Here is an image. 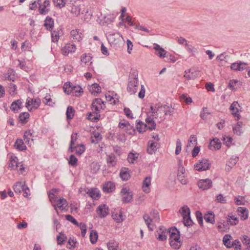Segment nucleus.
Wrapping results in <instances>:
<instances>
[{
	"mask_svg": "<svg viewBox=\"0 0 250 250\" xmlns=\"http://www.w3.org/2000/svg\"><path fill=\"white\" fill-rule=\"evenodd\" d=\"M48 197L58 214L59 212L57 208H59L61 210H63L68 206L67 201L62 197L58 199L53 193L51 192H48Z\"/></svg>",
	"mask_w": 250,
	"mask_h": 250,
	"instance_id": "obj_3",
	"label": "nucleus"
},
{
	"mask_svg": "<svg viewBox=\"0 0 250 250\" xmlns=\"http://www.w3.org/2000/svg\"><path fill=\"white\" fill-rule=\"evenodd\" d=\"M210 113L208 111L207 107H203L202 110L200 112V116L204 120H207L208 115H209Z\"/></svg>",
	"mask_w": 250,
	"mask_h": 250,
	"instance_id": "obj_61",
	"label": "nucleus"
},
{
	"mask_svg": "<svg viewBox=\"0 0 250 250\" xmlns=\"http://www.w3.org/2000/svg\"><path fill=\"white\" fill-rule=\"evenodd\" d=\"M168 233L169 230H167L165 227H162L157 231L156 236L159 240L164 241L167 239Z\"/></svg>",
	"mask_w": 250,
	"mask_h": 250,
	"instance_id": "obj_13",
	"label": "nucleus"
},
{
	"mask_svg": "<svg viewBox=\"0 0 250 250\" xmlns=\"http://www.w3.org/2000/svg\"><path fill=\"white\" fill-rule=\"evenodd\" d=\"M82 33L78 29H74L70 32V39L73 42H80L82 39Z\"/></svg>",
	"mask_w": 250,
	"mask_h": 250,
	"instance_id": "obj_16",
	"label": "nucleus"
},
{
	"mask_svg": "<svg viewBox=\"0 0 250 250\" xmlns=\"http://www.w3.org/2000/svg\"><path fill=\"white\" fill-rule=\"evenodd\" d=\"M143 219L148 229L152 231L155 229V223L159 221L160 217L158 212L153 210L149 214H145Z\"/></svg>",
	"mask_w": 250,
	"mask_h": 250,
	"instance_id": "obj_1",
	"label": "nucleus"
},
{
	"mask_svg": "<svg viewBox=\"0 0 250 250\" xmlns=\"http://www.w3.org/2000/svg\"><path fill=\"white\" fill-rule=\"evenodd\" d=\"M54 25V20L50 17L47 16L44 21V26L45 27L46 29L51 31Z\"/></svg>",
	"mask_w": 250,
	"mask_h": 250,
	"instance_id": "obj_32",
	"label": "nucleus"
},
{
	"mask_svg": "<svg viewBox=\"0 0 250 250\" xmlns=\"http://www.w3.org/2000/svg\"><path fill=\"white\" fill-rule=\"evenodd\" d=\"M239 158L236 156H232L226 164V169L229 170L237 163Z\"/></svg>",
	"mask_w": 250,
	"mask_h": 250,
	"instance_id": "obj_35",
	"label": "nucleus"
},
{
	"mask_svg": "<svg viewBox=\"0 0 250 250\" xmlns=\"http://www.w3.org/2000/svg\"><path fill=\"white\" fill-rule=\"evenodd\" d=\"M229 222H225L224 220H221L217 223V226L219 231H226L229 229Z\"/></svg>",
	"mask_w": 250,
	"mask_h": 250,
	"instance_id": "obj_33",
	"label": "nucleus"
},
{
	"mask_svg": "<svg viewBox=\"0 0 250 250\" xmlns=\"http://www.w3.org/2000/svg\"><path fill=\"white\" fill-rule=\"evenodd\" d=\"M14 147L17 149L21 151L25 150L26 149V146L24 145L23 141L21 139H18L14 144Z\"/></svg>",
	"mask_w": 250,
	"mask_h": 250,
	"instance_id": "obj_40",
	"label": "nucleus"
},
{
	"mask_svg": "<svg viewBox=\"0 0 250 250\" xmlns=\"http://www.w3.org/2000/svg\"><path fill=\"white\" fill-rule=\"evenodd\" d=\"M157 109L156 104L154 106H151L148 114H150V116H152L153 118H157L159 115Z\"/></svg>",
	"mask_w": 250,
	"mask_h": 250,
	"instance_id": "obj_48",
	"label": "nucleus"
},
{
	"mask_svg": "<svg viewBox=\"0 0 250 250\" xmlns=\"http://www.w3.org/2000/svg\"><path fill=\"white\" fill-rule=\"evenodd\" d=\"M247 66V63L240 61L232 63L230 67L232 70L241 71L246 69Z\"/></svg>",
	"mask_w": 250,
	"mask_h": 250,
	"instance_id": "obj_14",
	"label": "nucleus"
},
{
	"mask_svg": "<svg viewBox=\"0 0 250 250\" xmlns=\"http://www.w3.org/2000/svg\"><path fill=\"white\" fill-rule=\"evenodd\" d=\"M41 100L39 98H31L28 97L26 99L25 105L29 111L37 109L40 105Z\"/></svg>",
	"mask_w": 250,
	"mask_h": 250,
	"instance_id": "obj_6",
	"label": "nucleus"
},
{
	"mask_svg": "<svg viewBox=\"0 0 250 250\" xmlns=\"http://www.w3.org/2000/svg\"><path fill=\"white\" fill-rule=\"evenodd\" d=\"M69 11L75 16H78L81 12V5L76 3L72 4Z\"/></svg>",
	"mask_w": 250,
	"mask_h": 250,
	"instance_id": "obj_39",
	"label": "nucleus"
},
{
	"mask_svg": "<svg viewBox=\"0 0 250 250\" xmlns=\"http://www.w3.org/2000/svg\"><path fill=\"white\" fill-rule=\"evenodd\" d=\"M25 186L26 184L25 181H19L14 185L13 188L16 193L20 194Z\"/></svg>",
	"mask_w": 250,
	"mask_h": 250,
	"instance_id": "obj_30",
	"label": "nucleus"
},
{
	"mask_svg": "<svg viewBox=\"0 0 250 250\" xmlns=\"http://www.w3.org/2000/svg\"><path fill=\"white\" fill-rule=\"evenodd\" d=\"M227 222H229L230 225H235L237 224L238 220L237 217L234 215L228 216L227 217Z\"/></svg>",
	"mask_w": 250,
	"mask_h": 250,
	"instance_id": "obj_59",
	"label": "nucleus"
},
{
	"mask_svg": "<svg viewBox=\"0 0 250 250\" xmlns=\"http://www.w3.org/2000/svg\"><path fill=\"white\" fill-rule=\"evenodd\" d=\"M77 163L78 159L74 155H71L68 161L69 165L73 167H76L77 165Z\"/></svg>",
	"mask_w": 250,
	"mask_h": 250,
	"instance_id": "obj_63",
	"label": "nucleus"
},
{
	"mask_svg": "<svg viewBox=\"0 0 250 250\" xmlns=\"http://www.w3.org/2000/svg\"><path fill=\"white\" fill-rule=\"evenodd\" d=\"M158 143L153 140L149 141L148 143V146L147 151L149 154H153L155 153L157 150Z\"/></svg>",
	"mask_w": 250,
	"mask_h": 250,
	"instance_id": "obj_27",
	"label": "nucleus"
},
{
	"mask_svg": "<svg viewBox=\"0 0 250 250\" xmlns=\"http://www.w3.org/2000/svg\"><path fill=\"white\" fill-rule=\"evenodd\" d=\"M76 50V46L73 43H67L61 49V52L64 56H68L69 54H72Z\"/></svg>",
	"mask_w": 250,
	"mask_h": 250,
	"instance_id": "obj_10",
	"label": "nucleus"
},
{
	"mask_svg": "<svg viewBox=\"0 0 250 250\" xmlns=\"http://www.w3.org/2000/svg\"><path fill=\"white\" fill-rule=\"evenodd\" d=\"M54 6L61 9L65 6V0H52Z\"/></svg>",
	"mask_w": 250,
	"mask_h": 250,
	"instance_id": "obj_55",
	"label": "nucleus"
},
{
	"mask_svg": "<svg viewBox=\"0 0 250 250\" xmlns=\"http://www.w3.org/2000/svg\"><path fill=\"white\" fill-rule=\"evenodd\" d=\"M169 241L180 240L179 231L176 228H171L169 229Z\"/></svg>",
	"mask_w": 250,
	"mask_h": 250,
	"instance_id": "obj_20",
	"label": "nucleus"
},
{
	"mask_svg": "<svg viewBox=\"0 0 250 250\" xmlns=\"http://www.w3.org/2000/svg\"><path fill=\"white\" fill-rule=\"evenodd\" d=\"M242 241L243 243L246 245L248 248L250 249V238L247 235L242 236Z\"/></svg>",
	"mask_w": 250,
	"mask_h": 250,
	"instance_id": "obj_64",
	"label": "nucleus"
},
{
	"mask_svg": "<svg viewBox=\"0 0 250 250\" xmlns=\"http://www.w3.org/2000/svg\"><path fill=\"white\" fill-rule=\"evenodd\" d=\"M151 177L150 176L146 177L143 182L142 189L146 193H148L150 191L149 187L151 185Z\"/></svg>",
	"mask_w": 250,
	"mask_h": 250,
	"instance_id": "obj_28",
	"label": "nucleus"
},
{
	"mask_svg": "<svg viewBox=\"0 0 250 250\" xmlns=\"http://www.w3.org/2000/svg\"><path fill=\"white\" fill-rule=\"evenodd\" d=\"M96 211L98 217L104 218L109 214V208L105 204L101 205L98 207Z\"/></svg>",
	"mask_w": 250,
	"mask_h": 250,
	"instance_id": "obj_9",
	"label": "nucleus"
},
{
	"mask_svg": "<svg viewBox=\"0 0 250 250\" xmlns=\"http://www.w3.org/2000/svg\"><path fill=\"white\" fill-rule=\"evenodd\" d=\"M112 218L117 223H120L123 221L122 213L120 210H115L112 212Z\"/></svg>",
	"mask_w": 250,
	"mask_h": 250,
	"instance_id": "obj_38",
	"label": "nucleus"
},
{
	"mask_svg": "<svg viewBox=\"0 0 250 250\" xmlns=\"http://www.w3.org/2000/svg\"><path fill=\"white\" fill-rule=\"evenodd\" d=\"M107 247L108 250H118V244L115 241L111 240L107 244Z\"/></svg>",
	"mask_w": 250,
	"mask_h": 250,
	"instance_id": "obj_57",
	"label": "nucleus"
},
{
	"mask_svg": "<svg viewBox=\"0 0 250 250\" xmlns=\"http://www.w3.org/2000/svg\"><path fill=\"white\" fill-rule=\"evenodd\" d=\"M139 156V154L137 153L130 152L128 155L127 160L129 163L133 164L137 161Z\"/></svg>",
	"mask_w": 250,
	"mask_h": 250,
	"instance_id": "obj_47",
	"label": "nucleus"
},
{
	"mask_svg": "<svg viewBox=\"0 0 250 250\" xmlns=\"http://www.w3.org/2000/svg\"><path fill=\"white\" fill-rule=\"evenodd\" d=\"M105 106L104 102L101 99H95L92 103L91 108L92 111H96L100 112L101 110L104 109Z\"/></svg>",
	"mask_w": 250,
	"mask_h": 250,
	"instance_id": "obj_8",
	"label": "nucleus"
},
{
	"mask_svg": "<svg viewBox=\"0 0 250 250\" xmlns=\"http://www.w3.org/2000/svg\"><path fill=\"white\" fill-rule=\"evenodd\" d=\"M7 88L8 92L10 95H13L16 94L17 86L14 83H8Z\"/></svg>",
	"mask_w": 250,
	"mask_h": 250,
	"instance_id": "obj_58",
	"label": "nucleus"
},
{
	"mask_svg": "<svg viewBox=\"0 0 250 250\" xmlns=\"http://www.w3.org/2000/svg\"><path fill=\"white\" fill-rule=\"evenodd\" d=\"M122 36L119 33H108L107 39L111 45H116L121 42Z\"/></svg>",
	"mask_w": 250,
	"mask_h": 250,
	"instance_id": "obj_7",
	"label": "nucleus"
},
{
	"mask_svg": "<svg viewBox=\"0 0 250 250\" xmlns=\"http://www.w3.org/2000/svg\"><path fill=\"white\" fill-rule=\"evenodd\" d=\"M180 99L181 101L185 102L187 104H189L192 102L191 98L190 97H187L186 94H182L181 95Z\"/></svg>",
	"mask_w": 250,
	"mask_h": 250,
	"instance_id": "obj_62",
	"label": "nucleus"
},
{
	"mask_svg": "<svg viewBox=\"0 0 250 250\" xmlns=\"http://www.w3.org/2000/svg\"><path fill=\"white\" fill-rule=\"evenodd\" d=\"M185 170L183 167L180 166L178 167L177 177L178 180L183 185H186L187 183V179L185 177Z\"/></svg>",
	"mask_w": 250,
	"mask_h": 250,
	"instance_id": "obj_17",
	"label": "nucleus"
},
{
	"mask_svg": "<svg viewBox=\"0 0 250 250\" xmlns=\"http://www.w3.org/2000/svg\"><path fill=\"white\" fill-rule=\"evenodd\" d=\"M98 233L95 230H92L90 233V240L92 244H95L97 242L98 239Z\"/></svg>",
	"mask_w": 250,
	"mask_h": 250,
	"instance_id": "obj_52",
	"label": "nucleus"
},
{
	"mask_svg": "<svg viewBox=\"0 0 250 250\" xmlns=\"http://www.w3.org/2000/svg\"><path fill=\"white\" fill-rule=\"evenodd\" d=\"M77 140V133H73L71 136V141L70 144V146L69 148V151L72 152L74 151V148L73 146L74 145L75 142Z\"/></svg>",
	"mask_w": 250,
	"mask_h": 250,
	"instance_id": "obj_50",
	"label": "nucleus"
},
{
	"mask_svg": "<svg viewBox=\"0 0 250 250\" xmlns=\"http://www.w3.org/2000/svg\"><path fill=\"white\" fill-rule=\"evenodd\" d=\"M115 189L114 184L110 181L107 182L103 185V190L104 193L113 192Z\"/></svg>",
	"mask_w": 250,
	"mask_h": 250,
	"instance_id": "obj_24",
	"label": "nucleus"
},
{
	"mask_svg": "<svg viewBox=\"0 0 250 250\" xmlns=\"http://www.w3.org/2000/svg\"><path fill=\"white\" fill-rule=\"evenodd\" d=\"M74 109L71 106H68L66 112V115L67 120L72 119L74 116Z\"/></svg>",
	"mask_w": 250,
	"mask_h": 250,
	"instance_id": "obj_53",
	"label": "nucleus"
},
{
	"mask_svg": "<svg viewBox=\"0 0 250 250\" xmlns=\"http://www.w3.org/2000/svg\"><path fill=\"white\" fill-rule=\"evenodd\" d=\"M89 90L92 94L97 96L101 92V88L99 84L94 83L90 86Z\"/></svg>",
	"mask_w": 250,
	"mask_h": 250,
	"instance_id": "obj_44",
	"label": "nucleus"
},
{
	"mask_svg": "<svg viewBox=\"0 0 250 250\" xmlns=\"http://www.w3.org/2000/svg\"><path fill=\"white\" fill-rule=\"evenodd\" d=\"M99 112H100L96 111H93L92 112H89L88 113L87 119L93 122H97L101 117Z\"/></svg>",
	"mask_w": 250,
	"mask_h": 250,
	"instance_id": "obj_31",
	"label": "nucleus"
},
{
	"mask_svg": "<svg viewBox=\"0 0 250 250\" xmlns=\"http://www.w3.org/2000/svg\"><path fill=\"white\" fill-rule=\"evenodd\" d=\"M22 108V102L21 100H17L14 101L11 104L10 109L15 113Z\"/></svg>",
	"mask_w": 250,
	"mask_h": 250,
	"instance_id": "obj_25",
	"label": "nucleus"
},
{
	"mask_svg": "<svg viewBox=\"0 0 250 250\" xmlns=\"http://www.w3.org/2000/svg\"><path fill=\"white\" fill-rule=\"evenodd\" d=\"M4 78L5 80L14 82L16 80L17 76L13 69H9L7 72L4 74Z\"/></svg>",
	"mask_w": 250,
	"mask_h": 250,
	"instance_id": "obj_29",
	"label": "nucleus"
},
{
	"mask_svg": "<svg viewBox=\"0 0 250 250\" xmlns=\"http://www.w3.org/2000/svg\"><path fill=\"white\" fill-rule=\"evenodd\" d=\"M242 123L241 122H238L236 125L233 127V131L234 134L237 135H240L242 131Z\"/></svg>",
	"mask_w": 250,
	"mask_h": 250,
	"instance_id": "obj_49",
	"label": "nucleus"
},
{
	"mask_svg": "<svg viewBox=\"0 0 250 250\" xmlns=\"http://www.w3.org/2000/svg\"><path fill=\"white\" fill-rule=\"evenodd\" d=\"M129 170L126 167H122L120 170V176L124 181H127L130 177Z\"/></svg>",
	"mask_w": 250,
	"mask_h": 250,
	"instance_id": "obj_34",
	"label": "nucleus"
},
{
	"mask_svg": "<svg viewBox=\"0 0 250 250\" xmlns=\"http://www.w3.org/2000/svg\"><path fill=\"white\" fill-rule=\"evenodd\" d=\"M208 147L210 150H216L219 149L221 147L220 141L217 138L213 139L210 142Z\"/></svg>",
	"mask_w": 250,
	"mask_h": 250,
	"instance_id": "obj_26",
	"label": "nucleus"
},
{
	"mask_svg": "<svg viewBox=\"0 0 250 250\" xmlns=\"http://www.w3.org/2000/svg\"><path fill=\"white\" fill-rule=\"evenodd\" d=\"M119 126L120 128L124 129L128 134H133L134 132V129L133 128V126L130 125L127 122L120 123Z\"/></svg>",
	"mask_w": 250,
	"mask_h": 250,
	"instance_id": "obj_22",
	"label": "nucleus"
},
{
	"mask_svg": "<svg viewBox=\"0 0 250 250\" xmlns=\"http://www.w3.org/2000/svg\"><path fill=\"white\" fill-rule=\"evenodd\" d=\"M179 212L183 217L184 225L187 227L191 226L193 222L191 219L189 208L187 206H184L180 208Z\"/></svg>",
	"mask_w": 250,
	"mask_h": 250,
	"instance_id": "obj_5",
	"label": "nucleus"
},
{
	"mask_svg": "<svg viewBox=\"0 0 250 250\" xmlns=\"http://www.w3.org/2000/svg\"><path fill=\"white\" fill-rule=\"evenodd\" d=\"M169 244L173 249L178 250L181 247L182 243L180 240H170Z\"/></svg>",
	"mask_w": 250,
	"mask_h": 250,
	"instance_id": "obj_56",
	"label": "nucleus"
},
{
	"mask_svg": "<svg viewBox=\"0 0 250 250\" xmlns=\"http://www.w3.org/2000/svg\"><path fill=\"white\" fill-rule=\"evenodd\" d=\"M32 133L33 131L31 130H27L24 132L23 138L26 144L31 145V143L33 141Z\"/></svg>",
	"mask_w": 250,
	"mask_h": 250,
	"instance_id": "obj_37",
	"label": "nucleus"
},
{
	"mask_svg": "<svg viewBox=\"0 0 250 250\" xmlns=\"http://www.w3.org/2000/svg\"><path fill=\"white\" fill-rule=\"evenodd\" d=\"M106 160L109 167L115 166L117 163L116 157L113 154L107 155Z\"/></svg>",
	"mask_w": 250,
	"mask_h": 250,
	"instance_id": "obj_41",
	"label": "nucleus"
},
{
	"mask_svg": "<svg viewBox=\"0 0 250 250\" xmlns=\"http://www.w3.org/2000/svg\"><path fill=\"white\" fill-rule=\"evenodd\" d=\"M136 128L140 133H143L146 131L147 128L146 124L143 123L141 121H139L136 125Z\"/></svg>",
	"mask_w": 250,
	"mask_h": 250,
	"instance_id": "obj_54",
	"label": "nucleus"
},
{
	"mask_svg": "<svg viewBox=\"0 0 250 250\" xmlns=\"http://www.w3.org/2000/svg\"><path fill=\"white\" fill-rule=\"evenodd\" d=\"M73 148L74 151L75 150L76 153L79 155H82L85 151V146L83 144L78 145L75 147H73Z\"/></svg>",
	"mask_w": 250,
	"mask_h": 250,
	"instance_id": "obj_51",
	"label": "nucleus"
},
{
	"mask_svg": "<svg viewBox=\"0 0 250 250\" xmlns=\"http://www.w3.org/2000/svg\"><path fill=\"white\" fill-rule=\"evenodd\" d=\"M50 2L49 0H45L43 1L42 5H40L39 13L41 15H45L47 14L49 9L48 8L50 6Z\"/></svg>",
	"mask_w": 250,
	"mask_h": 250,
	"instance_id": "obj_21",
	"label": "nucleus"
},
{
	"mask_svg": "<svg viewBox=\"0 0 250 250\" xmlns=\"http://www.w3.org/2000/svg\"><path fill=\"white\" fill-rule=\"evenodd\" d=\"M153 48L156 51L155 54L160 58H164L166 57L167 51L158 44L154 43Z\"/></svg>",
	"mask_w": 250,
	"mask_h": 250,
	"instance_id": "obj_23",
	"label": "nucleus"
},
{
	"mask_svg": "<svg viewBox=\"0 0 250 250\" xmlns=\"http://www.w3.org/2000/svg\"><path fill=\"white\" fill-rule=\"evenodd\" d=\"M92 57L90 54H84L81 57V64L83 66H89L92 63Z\"/></svg>",
	"mask_w": 250,
	"mask_h": 250,
	"instance_id": "obj_18",
	"label": "nucleus"
},
{
	"mask_svg": "<svg viewBox=\"0 0 250 250\" xmlns=\"http://www.w3.org/2000/svg\"><path fill=\"white\" fill-rule=\"evenodd\" d=\"M197 185L202 190H207L212 187V182L209 179H201L198 182Z\"/></svg>",
	"mask_w": 250,
	"mask_h": 250,
	"instance_id": "obj_11",
	"label": "nucleus"
},
{
	"mask_svg": "<svg viewBox=\"0 0 250 250\" xmlns=\"http://www.w3.org/2000/svg\"><path fill=\"white\" fill-rule=\"evenodd\" d=\"M30 115L27 112H22L19 116V121L22 124H25L28 121Z\"/></svg>",
	"mask_w": 250,
	"mask_h": 250,
	"instance_id": "obj_45",
	"label": "nucleus"
},
{
	"mask_svg": "<svg viewBox=\"0 0 250 250\" xmlns=\"http://www.w3.org/2000/svg\"><path fill=\"white\" fill-rule=\"evenodd\" d=\"M87 194L93 199L97 200L101 196L99 190L97 188L91 189Z\"/></svg>",
	"mask_w": 250,
	"mask_h": 250,
	"instance_id": "obj_43",
	"label": "nucleus"
},
{
	"mask_svg": "<svg viewBox=\"0 0 250 250\" xmlns=\"http://www.w3.org/2000/svg\"><path fill=\"white\" fill-rule=\"evenodd\" d=\"M239 105L237 102H233L230 106L229 109L231 112V114L233 116L236 118L237 120H238L240 119V115L239 114V109L238 107H239Z\"/></svg>",
	"mask_w": 250,
	"mask_h": 250,
	"instance_id": "obj_15",
	"label": "nucleus"
},
{
	"mask_svg": "<svg viewBox=\"0 0 250 250\" xmlns=\"http://www.w3.org/2000/svg\"><path fill=\"white\" fill-rule=\"evenodd\" d=\"M8 166L11 169L17 170L21 174H23L25 168L23 165L19 162L18 157L14 155L10 157Z\"/></svg>",
	"mask_w": 250,
	"mask_h": 250,
	"instance_id": "obj_4",
	"label": "nucleus"
},
{
	"mask_svg": "<svg viewBox=\"0 0 250 250\" xmlns=\"http://www.w3.org/2000/svg\"><path fill=\"white\" fill-rule=\"evenodd\" d=\"M139 86L138 73L134 71L129 76L127 91L130 94H134L137 92Z\"/></svg>",
	"mask_w": 250,
	"mask_h": 250,
	"instance_id": "obj_2",
	"label": "nucleus"
},
{
	"mask_svg": "<svg viewBox=\"0 0 250 250\" xmlns=\"http://www.w3.org/2000/svg\"><path fill=\"white\" fill-rule=\"evenodd\" d=\"M199 74L197 71H192L191 69H188L184 72V77L188 80L196 79Z\"/></svg>",
	"mask_w": 250,
	"mask_h": 250,
	"instance_id": "obj_19",
	"label": "nucleus"
},
{
	"mask_svg": "<svg viewBox=\"0 0 250 250\" xmlns=\"http://www.w3.org/2000/svg\"><path fill=\"white\" fill-rule=\"evenodd\" d=\"M210 164L207 159L202 160L198 164L195 165V168L196 170L201 171L208 169Z\"/></svg>",
	"mask_w": 250,
	"mask_h": 250,
	"instance_id": "obj_12",
	"label": "nucleus"
},
{
	"mask_svg": "<svg viewBox=\"0 0 250 250\" xmlns=\"http://www.w3.org/2000/svg\"><path fill=\"white\" fill-rule=\"evenodd\" d=\"M73 86H74L71 83H66L63 87L64 92L67 94L71 93L72 92V87H73Z\"/></svg>",
	"mask_w": 250,
	"mask_h": 250,
	"instance_id": "obj_60",
	"label": "nucleus"
},
{
	"mask_svg": "<svg viewBox=\"0 0 250 250\" xmlns=\"http://www.w3.org/2000/svg\"><path fill=\"white\" fill-rule=\"evenodd\" d=\"M214 217V214L211 211H209L207 214H205L204 219L207 222L213 224L215 222Z\"/></svg>",
	"mask_w": 250,
	"mask_h": 250,
	"instance_id": "obj_46",
	"label": "nucleus"
},
{
	"mask_svg": "<svg viewBox=\"0 0 250 250\" xmlns=\"http://www.w3.org/2000/svg\"><path fill=\"white\" fill-rule=\"evenodd\" d=\"M232 236L229 234H226L223 238V242L225 246L228 248H232L233 245L231 244V239Z\"/></svg>",
	"mask_w": 250,
	"mask_h": 250,
	"instance_id": "obj_42",
	"label": "nucleus"
},
{
	"mask_svg": "<svg viewBox=\"0 0 250 250\" xmlns=\"http://www.w3.org/2000/svg\"><path fill=\"white\" fill-rule=\"evenodd\" d=\"M238 214L240 216L241 220H245L248 217V211L246 208L239 207L237 208Z\"/></svg>",
	"mask_w": 250,
	"mask_h": 250,
	"instance_id": "obj_36",
	"label": "nucleus"
}]
</instances>
